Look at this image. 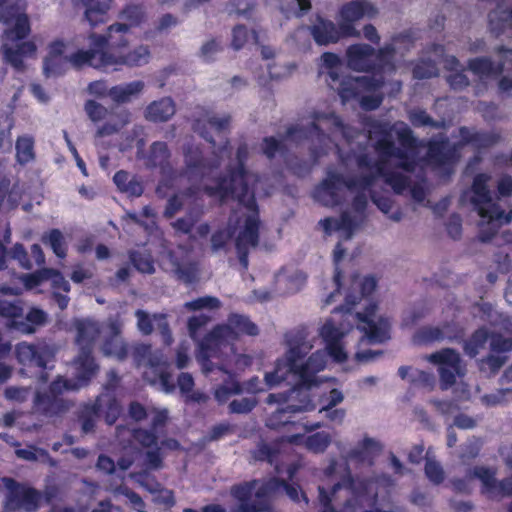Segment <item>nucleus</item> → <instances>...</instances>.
<instances>
[{
    "instance_id": "nucleus-25",
    "label": "nucleus",
    "mask_w": 512,
    "mask_h": 512,
    "mask_svg": "<svg viewBox=\"0 0 512 512\" xmlns=\"http://www.w3.org/2000/svg\"><path fill=\"white\" fill-rule=\"evenodd\" d=\"M239 205L243 206L251 214L246 217L244 227L235 239V246L256 247L259 243L260 228L258 204L256 203L255 210L248 208L244 203H239Z\"/></svg>"
},
{
    "instance_id": "nucleus-17",
    "label": "nucleus",
    "mask_w": 512,
    "mask_h": 512,
    "mask_svg": "<svg viewBox=\"0 0 512 512\" xmlns=\"http://www.w3.org/2000/svg\"><path fill=\"white\" fill-rule=\"evenodd\" d=\"M355 162L359 169H377L378 174L396 194H402L409 186V178L397 171H393L385 165L384 159L373 160L372 157L362 152L355 156Z\"/></svg>"
},
{
    "instance_id": "nucleus-34",
    "label": "nucleus",
    "mask_w": 512,
    "mask_h": 512,
    "mask_svg": "<svg viewBox=\"0 0 512 512\" xmlns=\"http://www.w3.org/2000/svg\"><path fill=\"white\" fill-rule=\"evenodd\" d=\"M176 112V107L171 97H163L151 102L145 110V118L154 123L167 122Z\"/></svg>"
},
{
    "instance_id": "nucleus-58",
    "label": "nucleus",
    "mask_w": 512,
    "mask_h": 512,
    "mask_svg": "<svg viewBox=\"0 0 512 512\" xmlns=\"http://www.w3.org/2000/svg\"><path fill=\"white\" fill-rule=\"evenodd\" d=\"M261 150L267 159L272 160L275 158L277 153H285L287 151V147L283 141L278 140L274 136H266L262 139Z\"/></svg>"
},
{
    "instance_id": "nucleus-16",
    "label": "nucleus",
    "mask_w": 512,
    "mask_h": 512,
    "mask_svg": "<svg viewBox=\"0 0 512 512\" xmlns=\"http://www.w3.org/2000/svg\"><path fill=\"white\" fill-rule=\"evenodd\" d=\"M428 361L439 365L438 372L442 390H447L456 383V376L460 374L461 357L453 348H443L430 354Z\"/></svg>"
},
{
    "instance_id": "nucleus-62",
    "label": "nucleus",
    "mask_w": 512,
    "mask_h": 512,
    "mask_svg": "<svg viewBox=\"0 0 512 512\" xmlns=\"http://www.w3.org/2000/svg\"><path fill=\"white\" fill-rule=\"evenodd\" d=\"M132 437L144 448H150L158 445L157 432L151 428H135L132 430Z\"/></svg>"
},
{
    "instance_id": "nucleus-2",
    "label": "nucleus",
    "mask_w": 512,
    "mask_h": 512,
    "mask_svg": "<svg viewBox=\"0 0 512 512\" xmlns=\"http://www.w3.org/2000/svg\"><path fill=\"white\" fill-rule=\"evenodd\" d=\"M248 147L241 144L236 150V165L228 166L225 174L214 178V185H204L202 191L210 198H215L222 205L229 200L244 203L248 208L256 209V197L248 183L249 171L246 167Z\"/></svg>"
},
{
    "instance_id": "nucleus-31",
    "label": "nucleus",
    "mask_w": 512,
    "mask_h": 512,
    "mask_svg": "<svg viewBox=\"0 0 512 512\" xmlns=\"http://www.w3.org/2000/svg\"><path fill=\"white\" fill-rule=\"evenodd\" d=\"M218 369L226 374H228V379L224 381L221 385H219L214 392V396L216 400L220 403L226 402L230 396L237 395L242 393L243 389L238 380L235 379L234 374L231 373V371L228 370L227 364L223 361H220L218 363L213 362V370L212 372ZM205 374H209V372H205ZM211 373V371H210Z\"/></svg>"
},
{
    "instance_id": "nucleus-37",
    "label": "nucleus",
    "mask_w": 512,
    "mask_h": 512,
    "mask_svg": "<svg viewBox=\"0 0 512 512\" xmlns=\"http://www.w3.org/2000/svg\"><path fill=\"white\" fill-rule=\"evenodd\" d=\"M117 189L129 197H140L144 192L143 182L137 175L131 176L125 170L117 171L113 176Z\"/></svg>"
},
{
    "instance_id": "nucleus-19",
    "label": "nucleus",
    "mask_w": 512,
    "mask_h": 512,
    "mask_svg": "<svg viewBox=\"0 0 512 512\" xmlns=\"http://www.w3.org/2000/svg\"><path fill=\"white\" fill-rule=\"evenodd\" d=\"M18 362L25 366H34L42 371L48 368V364L55 360L54 349L45 343L21 342L15 348Z\"/></svg>"
},
{
    "instance_id": "nucleus-39",
    "label": "nucleus",
    "mask_w": 512,
    "mask_h": 512,
    "mask_svg": "<svg viewBox=\"0 0 512 512\" xmlns=\"http://www.w3.org/2000/svg\"><path fill=\"white\" fill-rule=\"evenodd\" d=\"M76 330V342L80 349L88 346L89 350H93L94 343L100 336V328L97 323L90 320L79 321L76 324Z\"/></svg>"
},
{
    "instance_id": "nucleus-30",
    "label": "nucleus",
    "mask_w": 512,
    "mask_h": 512,
    "mask_svg": "<svg viewBox=\"0 0 512 512\" xmlns=\"http://www.w3.org/2000/svg\"><path fill=\"white\" fill-rule=\"evenodd\" d=\"M218 369L226 374H228V379L224 381L221 385H219L214 392V396L216 400L220 403L226 402L230 396L237 395L242 393L243 389L238 380L235 379L234 374L231 373V371L228 370L227 364L223 361H220L218 363L213 362V370L212 372ZM205 374H209V372H205ZM211 373V371H210Z\"/></svg>"
},
{
    "instance_id": "nucleus-60",
    "label": "nucleus",
    "mask_w": 512,
    "mask_h": 512,
    "mask_svg": "<svg viewBox=\"0 0 512 512\" xmlns=\"http://www.w3.org/2000/svg\"><path fill=\"white\" fill-rule=\"evenodd\" d=\"M507 356L489 354L480 360L479 369L482 372H488L489 375H495L504 366Z\"/></svg>"
},
{
    "instance_id": "nucleus-33",
    "label": "nucleus",
    "mask_w": 512,
    "mask_h": 512,
    "mask_svg": "<svg viewBox=\"0 0 512 512\" xmlns=\"http://www.w3.org/2000/svg\"><path fill=\"white\" fill-rule=\"evenodd\" d=\"M103 398L97 397L94 402L86 403L77 412V420L83 434L95 431L96 423L102 412Z\"/></svg>"
},
{
    "instance_id": "nucleus-22",
    "label": "nucleus",
    "mask_w": 512,
    "mask_h": 512,
    "mask_svg": "<svg viewBox=\"0 0 512 512\" xmlns=\"http://www.w3.org/2000/svg\"><path fill=\"white\" fill-rule=\"evenodd\" d=\"M4 2L5 0H0V23L9 25L15 20L13 27L5 31L7 39L12 41L25 39L31 31L28 16L18 14L16 6H6Z\"/></svg>"
},
{
    "instance_id": "nucleus-61",
    "label": "nucleus",
    "mask_w": 512,
    "mask_h": 512,
    "mask_svg": "<svg viewBox=\"0 0 512 512\" xmlns=\"http://www.w3.org/2000/svg\"><path fill=\"white\" fill-rule=\"evenodd\" d=\"M355 82L359 92H375L384 85V80L381 74H373L372 76H358L355 77Z\"/></svg>"
},
{
    "instance_id": "nucleus-35",
    "label": "nucleus",
    "mask_w": 512,
    "mask_h": 512,
    "mask_svg": "<svg viewBox=\"0 0 512 512\" xmlns=\"http://www.w3.org/2000/svg\"><path fill=\"white\" fill-rule=\"evenodd\" d=\"M149 366L154 374L153 382L159 381L162 389L166 393H172L176 389L173 375L170 372V364L162 357L152 356L149 358Z\"/></svg>"
},
{
    "instance_id": "nucleus-3",
    "label": "nucleus",
    "mask_w": 512,
    "mask_h": 512,
    "mask_svg": "<svg viewBox=\"0 0 512 512\" xmlns=\"http://www.w3.org/2000/svg\"><path fill=\"white\" fill-rule=\"evenodd\" d=\"M258 326L243 314L231 313L225 324L216 325L199 343L202 370H213L212 359L221 360L224 350L234 352L233 342L240 336H257Z\"/></svg>"
},
{
    "instance_id": "nucleus-7",
    "label": "nucleus",
    "mask_w": 512,
    "mask_h": 512,
    "mask_svg": "<svg viewBox=\"0 0 512 512\" xmlns=\"http://www.w3.org/2000/svg\"><path fill=\"white\" fill-rule=\"evenodd\" d=\"M490 179L491 177L487 173H478L474 176L471 185L472 196L470 202L482 219H489L490 222L496 220L500 223H510L512 220V210L506 213L493 200L488 187Z\"/></svg>"
},
{
    "instance_id": "nucleus-10",
    "label": "nucleus",
    "mask_w": 512,
    "mask_h": 512,
    "mask_svg": "<svg viewBox=\"0 0 512 512\" xmlns=\"http://www.w3.org/2000/svg\"><path fill=\"white\" fill-rule=\"evenodd\" d=\"M76 386L71 380L57 377L47 391L37 392L34 397V408L43 416H60L70 408V402L62 397L64 391L74 390Z\"/></svg>"
},
{
    "instance_id": "nucleus-18",
    "label": "nucleus",
    "mask_w": 512,
    "mask_h": 512,
    "mask_svg": "<svg viewBox=\"0 0 512 512\" xmlns=\"http://www.w3.org/2000/svg\"><path fill=\"white\" fill-rule=\"evenodd\" d=\"M121 23H114L107 29L106 36L111 40H124L125 44L120 48H125L129 40L128 33L134 27L140 26L146 19V12L142 5L128 4L120 12Z\"/></svg>"
},
{
    "instance_id": "nucleus-28",
    "label": "nucleus",
    "mask_w": 512,
    "mask_h": 512,
    "mask_svg": "<svg viewBox=\"0 0 512 512\" xmlns=\"http://www.w3.org/2000/svg\"><path fill=\"white\" fill-rule=\"evenodd\" d=\"M120 48L110 50L111 67L118 69L121 66L137 67L148 63L150 50L148 46L140 45L126 54L118 52Z\"/></svg>"
},
{
    "instance_id": "nucleus-56",
    "label": "nucleus",
    "mask_w": 512,
    "mask_h": 512,
    "mask_svg": "<svg viewBox=\"0 0 512 512\" xmlns=\"http://www.w3.org/2000/svg\"><path fill=\"white\" fill-rule=\"evenodd\" d=\"M338 81L339 86L337 92L343 103L359 98L360 93L355 82V77H344Z\"/></svg>"
},
{
    "instance_id": "nucleus-23",
    "label": "nucleus",
    "mask_w": 512,
    "mask_h": 512,
    "mask_svg": "<svg viewBox=\"0 0 512 512\" xmlns=\"http://www.w3.org/2000/svg\"><path fill=\"white\" fill-rule=\"evenodd\" d=\"M374 54L375 48L369 44H352L346 50L347 64L353 71L375 74Z\"/></svg>"
},
{
    "instance_id": "nucleus-8",
    "label": "nucleus",
    "mask_w": 512,
    "mask_h": 512,
    "mask_svg": "<svg viewBox=\"0 0 512 512\" xmlns=\"http://www.w3.org/2000/svg\"><path fill=\"white\" fill-rule=\"evenodd\" d=\"M0 317L7 319L9 329L21 334H34L48 322V314L41 308L31 307L24 314L22 306L0 299Z\"/></svg>"
},
{
    "instance_id": "nucleus-55",
    "label": "nucleus",
    "mask_w": 512,
    "mask_h": 512,
    "mask_svg": "<svg viewBox=\"0 0 512 512\" xmlns=\"http://www.w3.org/2000/svg\"><path fill=\"white\" fill-rule=\"evenodd\" d=\"M129 260L134 268L145 274H153L155 272L154 261L150 255L132 250L129 252Z\"/></svg>"
},
{
    "instance_id": "nucleus-54",
    "label": "nucleus",
    "mask_w": 512,
    "mask_h": 512,
    "mask_svg": "<svg viewBox=\"0 0 512 512\" xmlns=\"http://www.w3.org/2000/svg\"><path fill=\"white\" fill-rule=\"evenodd\" d=\"M66 63L68 61L65 57H52L46 56L43 60V71L46 77L62 76L66 72Z\"/></svg>"
},
{
    "instance_id": "nucleus-53",
    "label": "nucleus",
    "mask_w": 512,
    "mask_h": 512,
    "mask_svg": "<svg viewBox=\"0 0 512 512\" xmlns=\"http://www.w3.org/2000/svg\"><path fill=\"white\" fill-rule=\"evenodd\" d=\"M381 448V445L377 441L370 437H365L359 447L349 451L348 457L350 459L363 462L367 458L370 451L378 453L381 451Z\"/></svg>"
},
{
    "instance_id": "nucleus-57",
    "label": "nucleus",
    "mask_w": 512,
    "mask_h": 512,
    "mask_svg": "<svg viewBox=\"0 0 512 512\" xmlns=\"http://www.w3.org/2000/svg\"><path fill=\"white\" fill-rule=\"evenodd\" d=\"M395 54V48L392 44L385 45L384 47L376 50L373 55V62L375 63V74H382L385 67L391 63Z\"/></svg>"
},
{
    "instance_id": "nucleus-38",
    "label": "nucleus",
    "mask_w": 512,
    "mask_h": 512,
    "mask_svg": "<svg viewBox=\"0 0 512 512\" xmlns=\"http://www.w3.org/2000/svg\"><path fill=\"white\" fill-rule=\"evenodd\" d=\"M79 7L84 9V19L91 27L105 23L110 9L107 3L100 0H81Z\"/></svg>"
},
{
    "instance_id": "nucleus-47",
    "label": "nucleus",
    "mask_w": 512,
    "mask_h": 512,
    "mask_svg": "<svg viewBox=\"0 0 512 512\" xmlns=\"http://www.w3.org/2000/svg\"><path fill=\"white\" fill-rule=\"evenodd\" d=\"M15 149L16 159L19 164L26 165L35 159L33 137L27 135L18 137Z\"/></svg>"
},
{
    "instance_id": "nucleus-15",
    "label": "nucleus",
    "mask_w": 512,
    "mask_h": 512,
    "mask_svg": "<svg viewBox=\"0 0 512 512\" xmlns=\"http://www.w3.org/2000/svg\"><path fill=\"white\" fill-rule=\"evenodd\" d=\"M2 481L8 490L6 499L8 508H23L28 512L38 509L42 500L40 491L21 484L13 478L4 477Z\"/></svg>"
},
{
    "instance_id": "nucleus-14",
    "label": "nucleus",
    "mask_w": 512,
    "mask_h": 512,
    "mask_svg": "<svg viewBox=\"0 0 512 512\" xmlns=\"http://www.w3.org/2000/svg\"><path fill=\"white\" fill-rule=\"evenodd\" d=\"M378 305L370 301L363 312H357L355 318L358 321L357 328L364 333L370 343H383L390 338V323L386 318H379L378 322L373 320Z\"/></svg>"
},
{
    "instance_id": "nucleus-51",
    "label": "nucleus",
    "mask_w": 512,
    "mask_h": 512,
    "mask_svg": "<svg viewBox=\"0 0 512 512\" xmlns=\"http://www.w3.org/2000/svg\"><path fill=\"white\" fill-rule=\"evenodd\" d=\"M102 351L106 356H113L122 361L128 356V345L121 337H107L103 342Z\"/></svg>"
},
{
    "instance_id": "nucleus-45",
    "label": "nucleus",
    "mask_w": 512,
    "mask_h": 512,
    "mask_svg": "<svg viewBox=\"0 0 512 512\" xmlns=\"http://www.w3.org/2000/svg\"><path fill=\"white\" fill-rule=\"evenodd\" d=\"M445 339L444 329L438 326H423L413 334L412 342L415 345H428Z\"/></svg>"
},
{
    "instance_id": "nucleus-26",
    "label": "nucleus",
    "mask_w": 512,
    "mask_h": 512,
    "mask_svg": "<svg viewBox=\"0 0 512 512\" xmlns=\"http://www.w3.org/2000/svg\"><path fill=\"white\" fill-rule=\"evenodd\" d=\"M343 175L330 171L327 177L322 180L315 189L314 197L325 206H334L339 204V195L337 191L342 186Z\"/></svg>"
},
{
    "instance_id": "nucleus-43",
    "label": "nucleus",
    "mask_w": 512,
    "mask_h": 512,
    "mask_svg": "<svg viewBox=\"0 0 512 512\" xmlns=\"http://www.w3.org/2000/svg\"><path fill=\"white\" fill-rule=\"evenodd\" d=\"M41 241L44 245L49 246L58 258H66L68 250L67 244L63 233L59 229H50L42 235Z\"/></svg>"
},
{
    "instance_id": "nucleus-49",
    "label": "nucleus",
    "mask_w": 512,
    "mask_h": 512,
    "mask_svg": "<svg viewBox=\"0 0 512 512\" xmlns=\"http://www.w3.org/2000/svg\"><path fill=\"white\" fill-rule=\"evenodd\" d=\"M316 120H323L330 124L331 131H339L343 138L349 140L352 138L351 131L352 127L342 120V118L337 115L335 112L323 113L316 112L315 113Z\"/></svg>"
},
{
    "instance_id": "nucleus-36",
    "label": "nucleus",
    "mask_w": 512,
    "mask_h": 512,
    "mask_svg": "<svg viewBox=\"0 0 512 512\" xmlns=\"http://www.w3.org/2000/svg\"><path fill=\"white\" fill-rule=\"evenodd\" d=\"M375 7L366 0H352L340 8L341 20L358 21L364 16L373 17L376 14Z\"/></svg>"
},
{
    "instance_id": "nucleus-52",
    "label": "nucleus",
    "mask_w": 512,
    "mask_h": 512,
    "mask_svg": "<svg viewBox=\"0 0 512 512\" xmlns=\"http://www.w3.org/2000/svg\"><path fill=\"white\" fill-rule=\"evenodd\" d=\"M505 14L506 11L498 12L496 10L488 13V28L495 38L502 36L506 29L509 28L508 18Z\"/></svg>"
},
{
    "instance_id": "nucleus-42",
    "label": "nucleus",
    "mask_w": 512,
    "mask_h": 512,
    "mask_svg": "<svg viewBox=\"0 0 512 512\" xmlns=\"http://www.w3.org/2000/svg\"><path fill=\"white\" fill-rule=\"evenodd\" d=\"M137 317V328L143 335H150L153 332V320H161L162 323H159V327L162 332H169V324L165 321L166 316L164 314H154L153 318L142 309H138L135 312Z\"/></svg>"
},
{
    "instance_id": "nucleus-48",
    "label": "nucleus",
    "mask_w": 512,
    "mask_h": 512,
    "mask_svg": "<svg viewBox=\"0 0 512 512\" xmlns=\"http://www.w3.org/2000/svg\"><path fill=\"white\" fill-rule=\"evenodd\" d=\"M235 232L236 228L231 225L215 230L210 239L212 252L226 251L229 243L234 238Z\"/></svg>"
},
{
    "instance_id": "nucleus-13",
    "label": "nucleus",
    "mask_w": 512,
    "mask_h": 512,
    "mask_svg": "<svg viewBox=\"0 0 512 512\" xmlns=\"http://www.w3.org/2000/svg\"><path fill=\"white\" fill-rule=\"evenodd\" d=\"M171 152L166 142L155 141L151 144L146 165L149 168H158L161 179L157 185L156 193L161 194L162 188L172 189L178 178V171L170 162Z\"/></svg>"
},
{
    "instance_id": "nucleus-21",
    "label": "nucleus",
    "mask_w": 512,
    "mask_h": 512,
    "mask_svg": "<svg viewBox=\"0 0 512 512\" xmlns=\"http://www.w3.org/2000/svg\"><path fill=\"white\" fill-rule=\"evenodd\" d=\"M185 168L178 173L189 180L203 179L218 167L215 160L206 158L198 148L189 147L184 151Z\"/></svg>"
},
{
    "instance_id": "nucleus-59",
    "label": "nucleus",
    "mask_w": 512,
    "mask_h": 512,
    "mask_svg": "<svg viewBox=\"0 0 512 512\" xmlns=\"http://www.w3.org/2000/svg\"><path fill=\"white\" fill-rule=\"evenodd\" d=\"M331 443L329 434L316 432L305 438V446L314 453L324 452Z\"/></svg>"
},
{
    "instance_id": "nucleus-46",
    "label": "nucleus",
    "mask_w": 512,
    "mask_h": 512,
    "mask_svg": "<svg viewBox=\"0 0 512 512\" xmlns=\"http://www.w3.org/2000/svg\"><path fill=\"white\" fill-rule=\"evenodd\" d=\"M408 119L410 123L416 127H431L434 129H444L445 128V122L435 120L432 118L424 109L421 108H414L409 111L408 113Z\"/></svg>"
},
{
    "instance_id": "nucleus-9",
    "label": "nucleus",
    "mask_w": 512,
    "mask_h": 512,
    "mask_svg": "<svg viewBox=\"0 0 512 512\" xmlns=\"http://www.w3.org/2000/svg\"><path fill=\"white\" fill-rule=\"evenodd\" d=\"M297 396L300 397L299 404H287L285 407L277 409L273 412L266 420V426L269 429L282 431H290L292 427L301 426L302 429L307 431H313L321 427V423H301L295 420V414L304 411H313L316 409L315 400L312 399L311 395L307 393L299 394L298 390H295Z\"/></svg>"
},
{
    "instance_id": "nucleus-6",
    "label": "nucleus",
    "mask_w": 512,
    "mask_h": 512,
    "mask_svg": "<svg viewBox=\"0 0 512 512\" xmlns=\"http://www.w3.org/2000/svg\"><path fill=\"white\" fill-rule=\"evenodd\" d=\"M90 47L87 50L79 49L69 56L66 60L77 70L85 66L95 69H107L111 67L110 50L118 49L125 44L124 40H114L106 34L92 32L88 36Z\"/></svg>"
},
{
    "instance_id": "nucleus-44",
    "label": "nucleus",
    "mask_w": 512,
    "mask_h": 512,
    "mask_svg": "<svg viewBox=\"0 0 512 512\" xmlns=\"http://www.w3.org/2000/svg\"><path fill=\"white\" fill-rule=\"evenodd\" d=\"M280 454L279 447L276 444H268L261 441L250 451L251 460L253 462H267L273 465L277 462Z\"/></svg>"
},
{
    "instance_id": "nucleus-32",
    "label": "nucleus",
    "mask_w": 512,
    "mask_h": 512,
    "mask_svg": "<svg viewBox=\"0 0 512 512\" xmlns=\"http://www.w3.org/2000/svg\"><path fill=\"white\" fill-rule=\"evenodd\" d=\"M309 30L316 44L320 46L339 41L337 26L331 20L324 19L319 15L316 17V22L309 27Z\"/></svg>"
},
{
    "instance_id": "nucleus-29",
    "label": "nucleus",
    "mask_w": 512,
    "mask_h": 512,
    "mask_svg": "<svg viewBox=\"0 0 512 512\" xmlns=\"http://www.w3.org/2000/svg\"><path fill=\"white\" fill-rule=\"evenodd\" d=\"M345 488L353 493H358L357 481L348 473L342 481L335 483L328 492L323 486L318 487V500L322 506L321 512H339L332 504L336 493Z\"/></svg>"
},
{
    "instance_id": "nucleus-5",
    "label": "nucleus",
    "mask_w": 512,
    "mask_h": 512,
    "mask_svg": "<svg viewBox=\"0 0 512 512\" xmlns=\"http://www.w3.org/2000/svg\"><path fill=\"white\" fill-rule=\"evenodd\" d=\"M259 480L253 479L231 487V496L241 502L243 512H268L271 500L281 491L282 479L271 477L259 486Z\"/></svg>"
},
{
    "instance_id": "nucleus-11",
    "label": "nucleus",
    "mask_w": 512,
    "mask_h": 512,
    "mask_svg": "<svg viewBox=\"0 0 512 512\" xmlns=\"http://www.w3.org/2000/svg\"><path fill=\"white\" fill-rule=\"evenodd\" d=\"M423 162L432 169L451 172L453 165L459 160L458 143L451 144L444 134L429 139L426 144Z\"/></svg>"
},
{
    "instance_id": "nucleus-4",
    "label": "nucleus",
    "mask_w": 512,
    "mask_h": 512,
    "mask_svg": "<svg viewBox=\"0 0 512 512\" xmlns=\"http://www.w3.org/2000/svg\"><path fill=\"white\" fill-rule=\"evenodd\" d=\"M371 127L379 138L374 143V149L378 153V159H384L388 166L389 159H398L397 168L413 173L418 166L417 150L420 142L413 131L405 124L396 132L401 147H397L392 139L394 126L385 122H374Z\"/></svg>"
},
{
    "instance_id": "nucleus-50",
    "label": "nucleus",
    "mask_w": 512,
    "mask_h": 512,
    "mask_svg": "<svg viewBox=\"0 0 512 512\" xmlns=\"http://www.w3.org/2000/svg\"><path fill=\"white\" fill-rule=\"evenodd\" d=\"M102 400V412L106 424L113 425L121 415V405L117 398L113 395H100Z\"/></svg>"
},
{
    "instance_id": "nucleus-24",
    "label": "nucleus",
    "mask_w": 512,
    "mask_h": 512,
    "mask_svg": "<svg viewBox=\"0 0 512 512\" xmlns=\"http://www.w3.org/2000/svg\"><path fill=\"white\" fill-rule=\"evenodd\" d=\"M459 137V148L471 145L478 150L490 148L501 139L498 133L476 130L467 126L459 128Z\"/></svg>"
},
{
    "instance_id": "nucleus-41",
    "label": "nucleus",
    "mask_w": 512,
    "mask_h": 512,
    "mask_svg": "<svg viewBox=\"0 0 512 512\" xmlns=\"http://www.w3.org/2000/svg\"><path fill=\"white\" fill-rule=\"evenodd\" d=\"M490 333L486 327L476 329L471 336L464 341V353L470 358L476 357L490 339Z\"/></svg>"
},
{
    "instance_id": "nucleus-1",
    "label": "nucleus",
    "mask_w": 512,
    "mask_h": 512,
    "mask_svg": "<svg viewBox=\"0 0 512 512\" xmlns=\"http://www.w3.org/2000/svg\"><path fill=\"white\" fill-rule=\"evenodd\" d=\"M307 336L305 328L294 329L285 334L289 346L285 366L291 374L299 379L295 390H298L299 394L307 393L314 399L315 395L311 393V388L317 384L316 374L326 367V360L323 352L316 351L305 362H302L312 348L307 341Z\"/></svg>"
},
{
    "instance_id": "nucleus-20",
    "label": "nucleus",
    "mask_w": 512,
    "mask_h": 512,
    "mask_svg": "<svg viewBox=\"0 0 512 512\" xmlns=\"http://www.w3.org/2000/svg\"><path fill=\"white\" fill-rule=\"evenodd\" d=\"M471 474L481 481L482 493L489 498L512 496V475L497 481L496 470L485 466H475Z\"/></svg>"
},
{
    "instance_id": "nucleus-64",
    "label": "nucleus",
    "mask_w": 512,
    "mask_h": 512,
    "mask_svg": "<svg viewBox=\"0 0 512 512\" xmlns=\"http://www.w3.org/2000/svg\"><path fill=\"white\" fill-rule=\"evenodd\" d=\"M286 359L283 361L278 360L275 369L265 374V382L268 388H272L287 378V373H290L285 366Z\"/></svg>"
},
{
    "instance_id": "nucleus-63",
    "label": "nucleus",
    "mask_w": 512,
    "mask_h": 512,
    "mask_svg": "<svg viewBox=\"0 0 512 512\" xmlns=\"http://www.w3.org/2000/svg\"><path fill=\"white\" fill-rule=\"evenodd\" d=\"M321 58H322L323 66L325 68L329 69V71H328V76L330 79L329 85L332 86V84L338 82V80L340 78V75L336 70L339 67V65L341 64L340 57L333 52H325L322 54Z\"/></svg>"
},
{
    "instance_id": "nucleus-40",
    "label": "nucleus",
    "mask_w": 512,
    "mask_h": 512,
    "mask_svg": "<svg viewBox=\"0 0 512 512\" xmlns=\"http://www.w3.org/2000/svg\"><path fill=\"white\" fill-rule=\"evenodd\" d=\"M144 82L141 80L132 81L124 85H116L109 89L108 96L116 103H127L132 96L139 94L144 89Z\"/></svg>"
},
{
    "instance_id": "nucleus-12",
    "label": "nucleus",
    "mask_w": 512,
    "mask_h": 512,
    "mask_svg": "<svg viewBox=\"0 0 512 512\" xmlns=\"http://www.w3.org/2000/svg\"><path fill=\"white\" fill-rule=\"evenodd\" d=\"M494 52L501 58L498 62H494L488 56L471 58L467 62L469 71L481 80L498 78L505 70L512 72V47L498 45Z\"/></svg>"
},
{
    "instance_id": "nucleus-27",
    "label": "nucleus",
    "mask_w": 512,
    "mask_h": 512,
    "mask_svg": "<svg viewBox=\"0 0 512 512\" xmlns=\"http://www.w3.org/2000/svg\"><path fill=\"white\" fill-rule=\"evenodd\" d=\"M75 365L77 382L72 381V383L76 386V389L88 385L99 370V366L93 357V350H89L88 346L80 349L75 359Z\"/></svg>"
}]
</instances>
